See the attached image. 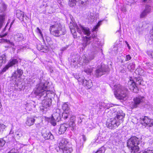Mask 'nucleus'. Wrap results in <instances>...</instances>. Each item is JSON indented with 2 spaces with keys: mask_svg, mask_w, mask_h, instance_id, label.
Instances as JSON below:
<instances>
[{
  "mask_svg": "<svg viewBox=\"0 0 153 153\" xmlns=\"http://www.w3.org/2000/svg\"><path fill=\"white\" fill-rule=\"evenodd\" d=\"M125 114L122 111L117 112L114 117L107 120L106 125L110 129L116 128L120 123L123 122Z\"/></svg>",
  "mask_w": 153,
  "mask_h": 153,
  "instance_id": "1",
  "label": "nucleus"
},
{
  "mask_svg": "<svg viewBox=\"0 0 153 153\" xmlns=\"http://www.w3.org/2000/svg\"><path fill=\"white\" fill-rule=\"evenodd\" d=\"M40 73L42 74V76H40L39 79V97L40 96V99H42V97L43 98L45 97L49 93V91L47 90V85L49 82L45 79V77L44 76V75L43 74V72L40 71Z\"/></svg>",
  "mask_w": 153,
  "mask_h": 153,
  "instance_id": "2",
  "label": "nucleus"
},
{
  "mask_svg": "<svg viewBox=\"0 0 153 153\" xmlns=\"http://www.w3.org/2000/svg\"><path fill=\"white\" fill-rule=\"evenodd\" d=\"M114 87L117 91L114 93L115 97L120 100H126L128 93V89L120 84L115 85Z\"/></svg>",
  "mask_w": 153,
  "mask_h": 153,
  "instance_id": "3",
  "label": "nucleus"
},
{
  "mask_svg": "<svg viewBox=\"0 0 153 153\" xmlns=\"http://www.w3.org/2000/svg\"><path fill=\"white\" fill-rule=\"evenodd\" d=\"M49 30L51 34L54 36L59 37L66 33L65 27L60 23H56L50 26Z\"/></svg>",
  "mask_w": 153,
  "mask_h": 153,
  "instance_id": "4",
  "label": "nucleus"
},
{
  "mask_svg": "<svg viewBox=\"0 0 153 153\" xmlns=\"http://www.w3.org/2000/svg\"><path fill=\"white\" fill-rule=\"evenodd\" d=\"M140 143V139L136 136L131 137L127 141V146L131 150V152L135 153L139 150L138 145Z\"/></svg>",
  "mask_w": 153,
  "mask_h": 153,
  "instance_id": "5",
  "label": "nucleus"
},
{
  "mask_svg": "<svg viewBox=\"0 0 153 153\" xmlns=\"http://www.w3.org/2000/svg\"><path fill=\"white\" fill-rule=\"evenodd\" d=\"M93 39L94 44H93V47L94 50L97 51L99 48L98 46L100 43L98 41V39L96 38V36L95 35H93L90 37H88L86 36L84 37L83 38V46L84 47L86 46L87 45L89 44L91 41Z\"/></svg>",
  "mask_w": 153,
  "mask_h": 153,
  "instance_id": "6",
  "label": "nucleus"
},
{
  "mask_svg": "<svg viewBox=\"0 0 153 153\" xmlns=\"http://www.w3.org/2000/svg\"><path fill=\"white\" fill-rule=\"evenodd\" d=\"M142 79L140 77H136L134 81H131V84L129 87L130 90L134 92L137 93L139 90L136 86V84L141 85L142 84Z\"/></svg>",
  "mask_w": 153,
  "mask_h": 153,
  "instance_id": "7",
  "label": "nucleus"
},
{
  "mask_svg": "<svg viewBox=\"0 0 153 153\" xmlns=\"http://www.w3.org/2000/svg\"><path fill=\"white\" fill-rule=\"evenodd\" d=\"M140 123L144 127H151L153 126V120L148 117L144 116L140 118Z\"/></svg>",
  "mask_w": 153,
  "mask_h": 153,
  "instance_id": "8",
  "label": "nucleus"
},
{
  "mask_svg": "<svg viewBox=\"0 0 153 153\" xmlns=\"http://www.w3.org/2000/svg\"><path fill=\"white\" fill-rule=\"evenodd\" d=\"M23 74V71L21 69L17 68L16 70L15 71L13 72L12 76L10 78V81L11 82L13 83L14 81L13 84H16V79L18 78H20Z\"/></svg>",
  "mask_w": 153,
  "mask_h": 153,
  "instance_id": "9",
  "label": "nucleus"
},
{
  "mask_svg": "<svg viewBox=\"0 0 153 153\" xmlns=\"http://www.w3.org/2000/svg\"><path fill=\"white\" fill-rule=\"evenodd\" d=\"M51 99H45L42 100V102L40 103V110L43 112L45 113V109L47 108L51 105Z\"/></svg>",
  "mask_w": 153,
  "mask_h": 153,
  "instance_id": "10",
  "label": "nucleus"
},
{
  "mask_svg": "<svg viewBox=\"0 0 153 153\" xmlns=\"http://www.w3.org/2000/svg\"><path fill=\"white\" fill-rule=\"evenodd\" d=\"M109 68L108 66L102 65L100 68L96 70L94 74L97 77H98L109 71Z\"/></svg>",
  "mask_w": 153,
  "mask_h": 153,
  "instance_id": "11",
  "label": "nucleus"
},
{
  "mask_svg": "<svg viewBox=\"0 0 153 153\" xmlns=\"http://www.w3.org/2000/svg\"><path fill=\"white\" fill-rule=\"evenodd\" d=\"M134 103L132 104V108H136L141 105L144 101V97L140 96L136 97L133 99Z\"/></svg>",
  "mask_w": 153,
  "mask_h": 153,
  "instance_id": "12",
  "label": "nucleus"
},
{
  "mask_svg": "<svg viewBox=\"0 0 153 153\" xmlns=\"http://www.w3.org/2000/svg\"><path fill=\"white\" fill-rule=\"evenodd\" d=\"M69 142L68 139L63 137L59 138V146L57 149L60 151L61 149L69 145Z\"/></svg>",
  "mask_w": 153,
  "mask_h": 153,
  "instance_id": "13",
  "label": "nucleus"
},
{
  "mask_svg": "<svg viewBox=\"0 0 153 153\" xmlns=\"http://www.w3.org/2000/svg\"><path fill=\"white\" fill-rule=\"evenodd\" d=\"M39 37H40V42H41V48L40 50V51H41V52H45V51H46V49H45L44 47L45 46V41L44 40V37L45 36V35L44 34L45 33H43L41 31L40 29L39 28Z\"/></svg>",
  "mask_w": 153,
  "mask_h": 153,
  "instance_id": "14",
  "label": "nucleus"
},
{
  "mask_svg": "<svg viewBox=\"0 0 153 153\" xmlns=\"http://www.w3.org/2000/svg\"><path fill=\"white\" fill-rule=\"evenodd\" d=\"M76 28L77 32L81 34L83 33L88 36L90 34V32L88 28L84 27L81 25H80L79 27L77 26Z\"/></svg>",
  "mask_w": 153,
  "mask_h": 153,
  "instance_id": "15",
  "label": "nucleus"
},
{
  "mask_svg": "<svg viewBox=\"0 0 153 153\" xmlns=\"http://www.w3.org/2000/svg\"><path fill=\"white\" fill-rule=\"evenodd\" d=\"M42 136L46 140H52L54 139L53 135L48 131H47L45 128L41 132Z\"/></svg>",
  "mask_w": 153,
  "mask_h": 153,
  "instance_id": "16",
  "label": "nucleus"
},
{
  "mask_svg": "<svg viewBox=\"0 0 153 153\" xmlns=\"http://www.w3.org/2000/svg\"><path fill=\"white\" fill-rule=\"evenodd\" d=\"M151 7L149 5H146L145 9L140 14V18H144L148 14L150 13L151 12Z\"/></svg>",
  "mask_w": 153,
  "mask_h": 153,
  "instance_id": "17",
  "label": "nucleus"
},
{
  "mask_svg": "<svg viewBox=\"0 0 153 153\" xmlns=\"http://www.w3.org/2000/svg\"><path fill=\"white\" fill-rule=\"evenodd\" d=\"M60 109L57 108L55 109L53 111V112L52 115V117L57 121H59L61 119L60 115Z\"/></svg>",
  "mask_w": 153,
  "mask_h": 153,
  "instance_id": "18",
  "label": "nucleus"
},
{
  "mask_svg": "<svg viewBox=\"0 0 153 153\" xmlns=\"http://www.w3.org/2000/svg\"><path fill=\"white\" fill-rule=\"evenodd\" d=\"M68 127V125L67 123L61 124L58 130V134H64Z\"/></svg>",
  "mask_w": 153,
  "mask_h": 153,
  "instance_id": "19",
  "label": "nucleus"
},
{
  "mask_svg": "<svg viewBox=\"0 0 153 153\" xmlns=\"http://www.w3.org/2000/svg\"><path fill=\"white\" fill-rule=\"evenodd\" d=\"M72 148L69 145L65 147H64L62 149H61L60 151L58 150V149H57V152H60L61 153H71L73 151Z\"/></svg>",
  "mask_w": 153,
  "mask_h": 153,
  "instance_id": "20",
  "label": "nucleus"
},
{
  "mask_svg": "<svg viewBox=\"0 0 153 153\" xmlns=\"http://www.w3.org/2000/svg\"><path fill=\"white\" fill-rule=\"evenodd\" d=\"M82 85L84 86H85L87 88L90 89L93 85L92 81L90 79L88 80L85 79L83 81Z\"/></svg>",
  "mask_w": 153,
  "mask_h": 153,
  "instance_id": "21",
  "label": "nucleus"
},
{
  "mask_svg": "<svg viewBox=\"0 0 153 153\" xmlns=\"http://www.w3.org/2000/svg\"><path fill=\"white\" fill-rule=\"evenodd\" d=\"M14 38L15 41L17 42L22 41L24 39L23 35L21 33H18L15 35Z\"/></svg>",
  "mask_w": 153,
  "mask_h": 153,
  "instance_id": "22",
  "label": "nucleus"
},
{
  "mask_svg": "<svg viewBox=\"0 0 153 153\" xmlns=\"http://www.w3.org/2000/svg\"><path fill=\"white\" fill-rule=\"evenodd\" d=\"M16 16L17 18L21 21L24 20V14L23 12L19 10L16 11Z\"/></svg>",
  "mask_w": 153,
  "mask_h": 153,
  "instance_id": "23",
  "label": "nucleus"
},
{
  "mask_svg": "<svg viewBox=\"0 0 153 153\" xmlns=\"http://www.w3.org/2000/svg\"><path fill=\"white\" fill-rule=\"evenodd\" d=\"M18 63V61L17 59H16L13 58L9 60L7 65L9 67H10L13 66L14 65Z\"/></svg>",
  "mask_w": 153,
  "mask_h": 153,
  "instance_id": "24",
  "label": "nucleus"
},
{
  "mask_svg": "<svg viewBox=\"0 0 153 153\" xmlns=\"http://www.w3.org/2000/svg\"><path fill=\"white\" fill-rule=\"evenodd\" d=\"M35 121V119L33 117H27L26 123L29 126H31L34 124Z\"/></svg>",
  "mask_w": 153,
  "mask_h": 153,
  "instance_id": "25",
  "label": "nucleus"
},
{
  "mask_svg": "<svg viewBox=\"0 0 153 153\" xmlns=\"http://www.w3.org/2000/svg\"><path fill=\"white\" fill-rule=\"evenodd\" d=\"M89 60L88 59L85 55H83L82 56L81 58V59H80V61L79 62V64H87L89 62Z\"/></svg>",
  "mask_w": 153,
  "mask_h": 153,
  "instance_id": "26",
  "label": "nucleus"
},
{
  "mask_svg": "<svg viewBox=\"0 0 153 153\" xmlns=\"http://www.w3.org/2000/svg\"><path fill=\"white\" fill-rule=\"evenodd\" d=\"M5 15V13L0 15V29L1 28L4 23Z\"/></svg>",
  "mask_w": 153,
  "mask_h": 153,
  "instance_id": "27",
  "label": "nucleus"
},
{
  "mask_svg": "<svg viewBox=\"0 0 153 153\" xmlns=\"http://www.w3.org/2000/svg\"><path fill=\"white\" fill-rule=\"evenodd\" d=\"M6 56L5 55H2L0 56V67L6 62Z\"/></svg>",
  "mask_w": 153,
  "mask_h": 153,
  "instance_id": "28",
  "label": "nucleus"
},
{
  "mask_svg": "<svg viewBox=\"0 0 153 153\" xmlns=\"http://www.w3.org/2000/svg\"><path fill=\"white\" fill-rule=\"evenodd\" d=\"M70 117V115L69 114L68 112L64 111L62 115V117L61 119L62 120L63 119L65 120Z\"/></svg>",
  "mask_w": 153,
  "mask_h": 153,
  "instance_id": "29",
  "label": "nucleus"
},
{
  "mask_svg": "<svg viewBox=\"0 0 153 153\" xmlns=\"http://www.w3.org/2000/svg\"><path fill=\"white\" fill-rule=\"evenodd\" d=\"M68 126V127H70L72 131H73L76 129V125L74 122L73 121H70Z\"/></svg>",
  "mask_w": 153,
  "mask_h": 153,
  "instance_id": "30",
  "label": "nucleus"
},
{
  "mask_svg": "<svg viewBox=\"0 0 153 153\" xmlns=\"http://www.w3.org/2000/svg\"><path fill=\"white\" fill-rule=\"evenodd\" d=\"M7 8L6 5L3 3H0V13L5 11Z\"/></svg>",
  "mask_w": 153,
  "mask_h": 153,
  "instance_id": "31",
  "label": "nucleus"
},
{
  "mask_svg": "<svg viewBox=\"0 0 153 153\" xmlns=\"http://www.w3.org/2000/svg\"><path fill=\"white\" fill-rule=\"evenodd\" d=\"M135 68V64L133 63H130L127 67V68L130 71H133Z\"/></svg>",
  "mask_w": 153,
  "mask_h": 153,
  "instance_id": "32",
  "label": "nucleus"
},
{
  "mask_svg": "<svg viewBox=\"0 0 153 153\" xmlns=\"http://www.w3.org/2000/svg\"><path fill=\"white\" fill-rule=\"evenodd\" d=\"M22 136V134L21 131H17L16 132L14 137L17 139H19Z\"/></svg>",
  "mask_w": 153,
  "mask_h": 153,
  "instance_id": "33",
  "label": "nucleus"
},
{
  "mask_svg": "<svg viewBox=\"0 0 153 153\" xmlns=\"http://www.w3.org/2000/svg\"><path fill=\"white\" fill-rule=\"evenodd\" d=\"M79 0H69L68 4L70 7H73L76 5V3Z\"/></svg>",
  "mask_w": 153,
  "mask_h": 153,
  "instance_id": "34",
  "label": "nucleus"
},
{
  "mask_svg": "<svg viewBox=\"0 0 153 153\" xmlns=\"http://www.w3.org/2000/svg\"><path fill=\"white\" fill-rule=\"evenodd\" d=\"M62 109L64 111L68 112V111L69 109V107L68 104L65 103L62 106Z\"/></svg>",
  "mask_w": 153,
  "mask_h": 153,
  "instance_id": "35",
  "label": "nucleus"
},
{
  "mask_svg": "<svg viewBox=\"0 0 153 153\" xmlns=\"http://www.w3.org/2000/svg\"><path fill=\"white\" fill-rule=\"evenodd\" d=\"M92 71V69L90 67V68H87L84 70V71L88 74H90Z\"/></svg>",
  "mask_w": 153,
  "mask_h": 153,
  "instance_id": "36",
  "label": "nucleus"
},
{
  "mask_svg": "<svg viewBox=\"0 0 153 153\" xmlns=\"http://www.w3.org/2000/svg\"><path fill=\"white\" fill-rule=\"evenodd\" d=\"M59 121H57L56 120V119H54V118H53L52 117H51V123L52 125L53 126H55L56 125V122H58Z\"/></svg>",
  "mask_w": 153,
  "mask_h": 153,
  "instance_id": "37",
  "label": "nucleus"
},
{
  "mask_svg": "<svg viewBox=\"0 0 153 153\" xmlns=\"http://www.w3.org/2000/svg\"><path fill=\"white\" fill-rule=\"evenodd\" d=\"M9 68V67L7 65H6L3 68V69L0 71V74H2L3 73L6 71Z\"/></svg>",
  "mask_w": 153,
  "mask_h": 153,
  "instance_id": "38",
  "label": "nucleus"
},
{
  "mask_svg": "<svg viewBox=\"0 0 153 153\" xmlns=\"http://www.w3.org/2000/svg\"><path fill=\"white\" fill-rule=\"evenodd\" d=\"M136 72H137L138 74L140 75H141L144 74L143 70L140 68L137 69L136 70Z\"/></svg>",
  "mask_w": 153,
  "mask_h": 153,
  "instance_id": "39",
  "label": "nucleus"
},
{
  "mask_svg": "<svg viewBox=\"0 0 153 153\" xmlns=\"http://www.w3.org/2000/svg\"><path fill=\"white\" fill-rule=\"evenodd\" d=\"M101 21H100L98 22V24H97V25L96 26H94L93 29V31H97V29L98 27L100 26V25L101 24Z\"/></svg>",
  "mask_w": 153,
  "mask_h": 153,
  "instance_id": "40",
  "label": "nucleus"
},
{
  "mask_svg": "<svg viewBox=\"0 0 153 153\" xmlns=\"http://www.w3.org/2000/svg\"><path fill=\"white\" fill-rule=\"evenodd\" d=\"M95 54V53L94 52H93L91 53V54L89 55V59L90 61H91L94 59L95 57L94 54Z\"/></svg>",
  "mask_w": 153,
  "mask_h": 153,
  "instance_id": "41",
  "label": "nucleus"
},
{
  "mask_svg": "<svg viewBox=\"0 0 153 153\" xmlns=\"http://www.w3.org/2000/svg\"><path fill=\"white\" fill-rule=\"evenodd\" d=\"M142 153H153V150L149 149H146Z\"/></svg>",
  "mask_w": 153,
  "mask_h": 153,
  "instance_id": "42",
  "label": "nucleus"
},
{
  "mask_svg": "<svg viewBox=\"0 0 153 153\" xmlns=\"http://www.w3.org/2000/svg\"><path fill=\"white\" fill-rule=\"evenodd\" d=\"M5 127V126L3 124H0V133L3 131Z\"/></svg>",
  "mask_w": 153,
  "mask_h": 153,
  "instance_id": "43",
  "label": "nucleus"
},
{
  "mask_svg": "<svg viewBox=\"0 0 153 153\" xmlns=\"http://www.w3.org/2000/svg\"><path fill=\"white\" fill-rule=\"evenodd\" d=\"M85 80V78L83 76H79L78 80L79 82H82L83 83V81Z\"/></svg>",
  "mask_w": 153,
  "mask_h": 153,
  "instance_id": "44",
  "label": "nucleus"
},
{
  "mask_svg": "<svg viewBox=\"0 0 153 153\" xmlns=\"http://www.w3.org/2000/svg\"><path fill=\"white\" fill-rule=\"evenodd\" d=\"M38 87H37L36 88L34 89L33 90V93L34 94L38 96Z\"/></svg>",
  "mask_w": 153,
  "mask_h": 153,
  "instance_id": "45",
  "label": "nucleus"
},
{
  "mask_svg": "<svg viewBox=\"0 0 153 153\" xmlns=\"http://www.w3.org/2000/svg\"><path fill=\"white\" fill-rule=\"evenodd\" d=\"M7 153H18V151L15 149H13Z\"/></svg>",
  "mask_w": 153,
  "mask_h": 153,
  "instance_id": "46",
  "label": "nucleus"
},
{
  "mask_svg": "<svg viewBox=\"0 0 153 153\" xmlns=\"http://www.w3.org/2000/svg\"><path fill=\"white\" fill-rule=\"evenodd\" d=\"M131 58V57L129 55H127L126 57L125 61H127L130 60Z\"/></svg>",
  "mask_w": 153,
  "mask_h": 153,
  "instance_id": "47",
  "label": "nucleus"
},
{
  "mask_svg": "<svg viewBox=\"0 0 153 153\" xmlns=\"http://www.w3.org/2000/svg\"><path fill=\"white\" fill-rule=\"evenodd\" d=\"M78 61V57L77 58H74L73 59H71V62H72L73 63L77 62Z\"/></svg>",
  "mask_w": 153,
  "mask_h": 153,
  "instance_id": "48",
  "label": "nucleus"
},
{
  "mask_svg": "<svg viewBox=\"0 0 153 153\" xmlns=\"http://www.w3.org/2000/svg\"><path fill=\"white\" fill-rule=\"evenodd\" d=\"M70 118V121H73L74 122L75 120V117L74 116H72L71 117H69Z\"/></svg>",
  "mask_w": 153,
  "mask_h": 153,
  "instance_id": "49",
  "label": "nucleus"
},
{
  "mask_svg": "<svg viewBox=\"0 0 153 153\" xmlns=\"http://www.w3.org/2000/svg\"><path fill=\"white\" fill-rule=\"evenodd\" d=\"M6 43L8 44H10L13 46H14V43H13V42H10L9 40H8Z\"/></svg>",
  "mask_w": 153,
  "mask_h": 153,
  "instance_id": "50",
  "label": "nucleus"
},
{
  "mask_svg": "<svg viewBox=\"0 0 153 153\" xmlns=\"http://www.w3.org/2000/svg\"><path fill=\"white\" fill-rule=\"evenodd\" d=\"M70 30H71V33H72L73 34V33H75V31L74 29L72 27L71 28L70 27Z\"/></svg>",
  "mask_w": 153,
  "mask_h": 153,
  "instance_id": "51",
  "label": "nucleus"
},
{
  "mask_svg": "<svg viewBox=\"0 0 153 153\" xmlns=\"http://www.w3.org/2000/svg\"><path fill=\"white\" fill-rule=\"evenodd\" d=\"M79 76H80L79 75H77V74H75L74 75V77L77 80L78 79Z\"/></svg>",
  "mask_w": 153,
  "mask_h": 153,
  "instance_id": "52",
  "label": "nucleus"
},
{
  "mask_svg": "<svg viewBox=\"0 0 153 153\" xmlns=\"http://www.w3.org/2000/svg\"><path fill=\"white\" fill-rule=\"evenodd\" d=\"M151 0H143V2L145 3H150L151 2Z\"/></svg>",
  "mask_w": 153,
  "mask_h": 153,
  "instance_id": "53",
  "label": "nucleus"
},
{
  "mask_svg": "<svg viewBox=\"0 0 153 153\" xmlns=\"http://www.w3.org/2000/svg\"><path fill=\"white\" fill-rule=\"evenodd\" d=\"M7 33H5L4 35L0 34V38H2V37H4L5 36H7Z\"/></svg>",
  "mask_w": 153,
  "mask_h": 153,
  "instance_id": "54",
  "label": "nucleus"
},
{
  "mask_svg": "<svg viewBox=\"0 0 153 153\" xmlns=\"http://www.w3.org/2000/svg\"><path fill=\"white\" fill-rule=\"evenodd\" d=\"M82 138L84 142H85L86 140V137L84 135H83L82 136Z\"/></svg>",
  "mask_w": 153,
  "mask_h": 153,
  "instance_id": "55",
  "label": "nucleus"
},
{
  "mask_svg": "<svg viewBox=\"0 0 153 153\" xmlns=\"http://www.w3.org/2000/svg\"><path fill=\"white\" fill-rule=\"evenodd\" d=\"M126 72V70L124 68H123L120 70V72L121 73H125Z\"/></svg>",
  "mask_w": 153,
  "mask_h": 153,
  "instance_id": "56",
  "label": "nucleus"
},
{
  "mask_svg": "<svg viewBox=\"0 0 153 153\" xmlns=\"http://www.w3.org/2000/svg\"><path fill=\"white\" fill-rule=\"evenodd\" d=\"M122 10L123 12H126V9L124 7H123L122 9Z\"/></svg>",
  "mask_w": 153,
  "mask_h": 153,
  "instance_id": "57",
  "label": "nucleus"
},
{
  "mask_svg": "<svg viewBox=\"0 0 153 153\" xmlns=\"http://www.w3.org/2000/svg\"><path fill=\"white\" fill-rule=\"evenodd\" d=\"M74 35V38H75L77 37V35H76V33H74L73 34Z\"/></svg>",
  "mask_w": 153,
  "mask_h": 153,
  "instance_id": "58",
  "label": "nucleus"
},
{
  "mask_svg": "<svg viewBox=\"0 0 153 153\" xmlns=\"http://www.w3.org/2000/svg\"><path fill=\"white\" fill-rule=\"evenodd\" d=\"M66 49V48H63L62 49V51H64Z\"/></svg>",
  "mask_w": 153,
  "mask_h": 153,
  "instance_id": "59",
  "label": "nucleus"
},
{
  "mask_svg": "<svg viewBox=\"0 0 153 153\" xmlns=\"http://www.w3.org/2000/svg\"><path fill=\"white\" fill-rule=\"evenodd\" d=\"M3 40H4V41L6 42L8 40H7L6 39H3Z\"/></svg>",
  "mask_w": 153,
  "mask_h": 153,
  "instance_id": "60",
  "label": "nucleus"
},
{
  "mask_svg": "<svg viewBox=\"0 0 153 153\" xmlns=\"http://www.w3.org/2000/svg\"><path fill=\"white\" fill-rule=\"evenodd\" d=\"M150 55L152 56V57L153 58V52L151 53Z\"/></svg>",
  "mask_w": 153,
  "mask_h": 153,
  "instance_id": "61",
  "label": "nucleus"
},
{
  "mask_svg": "<svg viewBox=\"0 0 153 153\" xmlns=\"http://www.w3.org/2000/svg\"><path fill=\"white\" fill-rule=\"evenodd\" d=\"M7 25H6V26H5V27L4 28V29H3V31H4V30H5V28H6V27H7Z\"/></svg>",
  "mask_w": 153,
  "mask_h": 153,
  "instance_id": "62",
  "label": "nucleus"
},
{
  "mask_svg": "<svg viewBox=\"0 0 153 153\" xmlns=\"http://www.w3.org/2000/svg\"><path fill=\"white\" fill-rule=\"evenodd\" d=\"M127 46L128 47V48H130V46H129V44H127Z\"/></svg>",
  "mask_w": 153,
  "mask_h": 153,
  "instance_id": "63",
  "label": "nucleus"
},
{
  "mask_svg": "<svg viewBox=\"0 0 153 153\" xmlns=\"http://www.w3.org/2000/svg\"><path fill=\"white\" fill-rule=\"evenodd\" d=\"M80 120H81V121L80 122L81 123V119H80Z\"/></svg>",
  "mask_w": 153,
  "mask_h": 153,
  "instance_id": "64",
  "label": "nucleus"
}]
</instances>
